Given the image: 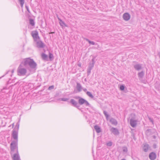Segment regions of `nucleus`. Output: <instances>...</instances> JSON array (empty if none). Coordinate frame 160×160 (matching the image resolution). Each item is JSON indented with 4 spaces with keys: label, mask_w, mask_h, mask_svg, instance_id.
<instances>
[{
    "label": "nucleus",
    "mask_w": 160,
    "mask_h": 160,
    "mask_svg": "<svg viewBox=\"0 0 160 160\" xmlns=\"http://www.w3.org/2000/svg\"><path fill=\"white\" fill-rule=\"evenodd\" d=\"M8 73V72H7V73H6V74H7Z\"/></svg>",
    "instance_id": "nucleus-52"
},
{
    "label": "nucleus",
    "mask_w": 160,
    "mask_h": 160,
    "mask_svg": "<svg viewBox=\"0 0 160 160\" xmlns=\"http://www.w3.org/2000/svg\"><path fill=\"white\" fill-rule=\"evenodd\" d=\"M18 141L17 140H13L10 144V148L13 150V149H18Z\"/></svg>",
    "instance_id": "nucleus-7"
},
{
    "label": "nucleus",
    "mask_w": 160,
    "mask_h": 160,
    "mask_svg": "<svg viewBox=\"0 0 160 160\" xmlns=\"http://www.w3.org/2000/svg\"><path fill=\"white\" fill-rule=\"evenodd\" d=\"M152 137L154 139H155L156 138V137L155 135H153Z\"/></svg>",
    "instance_id": "nucleus-43"
},
{
    "label": "nucleus",
    "mask_w": 160,
    "mask_h": 160,
    "mask_svg": "<svg viewBox=\"0 0 160 160\" xmlns=\"http://www.w3.org/2000/svg\"><path fill=\"white\" fill-rule=\"evenodd\" d=\"M138 75L139 78H143L144 76V72L143 71H142L141 72H139Z\"/></svg>",
    "instance_id": "nucleus-22"
},
{
    "label": "nucleus",
    "mask_w": 160,
    "mask_h": 160,
    "mask_svg": "<svg viewBox=\"0 0 160 160\" xmlns=\"http://www.w3.org/2000/svg\"><path fill=\"white\" fill-rule=\"evenodd\" d=\"M14 126V123H13L12 124V128Z\"/></svg>",
    "instance_id": "nucleus-47"
},
{
    "label": "nucleus",
    "mask_w": 160,
    "mask_h": 160,
    "mask_svg": "<svg viewBox=\"0 0 160 160\" xmlns=\"http://www.w3.org/2000/svg\"><path fill=\"white\" fill-rule=\"evenodd\" d=\"M54 33V32H51L49 33L50 34H53Z\"/></svg>",
    "instance_id": "nucleus-46"
},
{
    "label": "nucleus",
    "mask_w": 160,
    "mask_h": 160,
    "mask_svg": "<svg viewBox=\"0 0 160 160\" xmlns=\"http://www.w3.org/2000/svg\"><path fill=\"white\" fill-rule=\"evenodd\" d=\"M74 98L76 99H78V102L80 105L84 104L85 106H88L90 105V104L88 101L80 96H75L74 97Z\"/></svg>",
    "instance_id": "nucleus-3"
},
{
    "label": "nucleus",
    "mask_w": 160,
    "mask_h": 160,
    "mask_svg": "<svg viewBox=\"0 0 160 160\" xmlns=\"http://www.w3.org/2000/svg\"><path fill=\"white\" fill-rule=\"evenodd\" d=\"M103 113L106 118V119L107 120H108V118L109 116L107 112L106 111H104Z\"/></svg>",
    "instance_id": "nucleus-29"
},
{
    "label": "nucleus",
    "mask_w": 160,
    "mask_h": 160,
    "mask_svg": "<svg viewBox=\"0 0 160 160\" xmlns=\"http://www.w3.org/2000/svg\"><path fill=\"white\" fill-rule=\"evenodd\" d=\"M11 157L13 160H20L18 149L16 150V153L11 155Z\"/></svg>",
    "instance_id": "nucleus-9"
},
{
    "label": "nucleus",
    "mask_w": 160,
    "mask_h": 160,
    "mask_svg": "<svg viewBox=\"0 0 160 160\" xmlns=\"http://www.w3.org/2000/svg\"><path fill=\"white\" fill-rule=\"evenodd\" d=\"M106 145L108 146H111L112 145V142L110 141L107 143Z\"/></svg>",
    "instance_id": "nucleus-37"
},
{
    "label": "nucleus",
    "mask_w": 160,
    "mask_h": 160,
    "mask_svg": "<svg viewBox=\"0 0 160 160\" xmlns=\"http://www.w3.org/2000/svg\"><path fill=\"white\" fill-rule=\"evenodd\" d=\"M21 63L27 68L31 72H34L36 70L37 64L32 59L29 58H25Z\"/></svg>",
    "instance_id": "nucleus-1"
},
{
    "label": "nucleus",
    "mask_w": 160,
    "mask_h": 160,
    "mask_svg": "<svg viewBox=\"0 0 160 160\" xmlns=\"http://www.w3.org/2000/svg\"><path fill=\"white\" fill-rule=\"evenodd\" d=\"M149 158L151 160H155L157 158V155L154 152H152L149 154Z\"/></svg>",
    "instance_id": "nucleus-12"
},
{
    "label": "nucleus",
    "mask_w": 160,
    "mask_h": 160,
    "mask_svg": "<svg viewBox=\"0 0 160 160\" xmlns=\"http://www.w3.org/2000/svg\"><path fill=\"white\" fill-rule=\"evenodd\" d=\"M58 18L59 21V23L61 26L62 27H67V26L66 25L65 23L60 18H59V17H58Z\"/></svg>",
    "instance_id": "nucleus-17"
},
{
    "label": "nucleus",
    "mask_w": 160,
    "mask_h": 160,
    "mask_svg": "<svg viewBox=\"0 0 160 160\" xmlns=\"http://www.w3.org/2000/svg\"><path fill=\"white\" fill-rule=\"evenodd\" d=\"M18 82H17L16 83H15L14 85H16L18 84Z\"/></svg>",
    "instance_id": "nucleus-45"
},
{
    "label": "nucleus",
    "mask_w": 160,
    "mask_h": 160,
    "mask_svg": "<svg viewBox=\"0 0 160 160\" xmlns=\"http://www.w3.org/2000/svg\"><path fill=\"white\" fill-rule=\"evenodd\" d=\"M25 8H26L27 10V11L28 12H30V11L29 10V9L28 7L27 6H25Z\"/></svg>",
    "instance_id": "nucleus-42"
},
{
    "label": "nucleus",
    "mask_w": 160,
    "mask_h": 160,
    "mask_svg": "<svg viewBox=\"0 0 160 160\" xmlns=\"http://www.w3.org/2000/svg\"><path fill=\"white\" fill-rule=\"evenodd\" d=\"M135 114L134 113H132L131 114V118L130 120H135Z\"/></svg>",
    "instance_id": "nucleus-28"
},
{
    "label": "nucleus",
    "mask_w": 160,
    "mask_h": 160,
    "mask_svg": "<svg viewBox=\"0 0 160 160\" xmlns=\"http://www.w3.org/2000/svg\"><path fill=\"white\" fill-rule=\"evenodd\" d=\"M76 88L78 92L82 91V87L80 84L78 82L77 83Z\"/></svg>",
    "instance_id": "nucleus-20"
},
{
    "label": "nucleus",
    "mask_w": 160,
    "mask_h": 160,
    "mask_svg": "<svg viewBox=\"0 0 160 160\" xmlns=\"http://www.w3.org/2000/svg\"><path fill=\"white\" fill-rule=\"evenodd\" d=\"M86 94L89 97H90V98H94L92 94L90 92H89V91L87 92Z\"/></svg>",
    "instance_id": "nucleus-27"
},
{
    "label": "nucleus",
    "mask_w": 160,
    "mask_h": 160,
    "mask_svg": "<svg viewBox=\"0 0 160 160\" xmlns=\"http://www.w3.org/2000/svg\"><path fill=\"white\" fill-rule=\"evenodd\" d=\"M36 42V47L38 48H43L45 47L44 43L41 41H37Z\"/></svg>",
    "instance_id": "nucleus-10"
},
{
    "label": "nucleus",
    "mask_w": 160,
    "mask_h": 160,
    "mask_svg": "<svg viewBox=\"0 0 160 160\" xmlns=\"http://www.w3.org/2000/svg\"><path fill=\"white\" fill-rule=\"evenodd\" d=\"M125 86L124 85H121L120 86L119 89L120 90L122 91H123L124 90L125 88Z\"/></svg>",
    "instance_id": "nucleus-30"
},
{
    "label": "nucleus",
    "mask_w": 160,
    "mask_h": 160,
    "mask_svg": "<svg viewBox=\"0 0 160 160\" xmlns=\"http://www.w3.org/2000/svg\"><path fill=\"white\" fill-rule=\"evenodd\" d=\"M132 136L133 137V139L135 141H136L137 138L135 137V135L134 133L132 132Z\"/></svg>",
    "instance_id": "nucleus-36"
},
{
    "label": "nucleus",
    "mask_w": 160,
    "mask_h": 160,
    "mask_svg": "<svg viewBox=\"0 0 160 160\" xmlns=\"http://www.w3.org/2000/svg\"><path fill=\"white\" fill-rule=\"evenodd\" d=\"M84 39L85 40H86L90 44L92 45H95V42H94L90 41L89 39L87 38H85Z\"/></svg>",
    "instance_id": "nucleus-25"
},
{
    "label": "nucleus",
    "mask_w": 160,
    "mask_h": 160,
    "mask_svg": "<svg viewBox=\"0 0 160 160\" xmlns=\"http://www.w3.org/2000/svg\"><path fill=\"white\" fill-rule=\"evenodd\" d=\"M109 121L112 124L116 126L118 124V122L116 120L113 118H111Z\"/></svg>",
    "instance_id": "nucleus-18"
},
{
    "label": "nucleus",
    "mask_w": 160,
    "mask_h": 160,
    "mask_svg": "<svg viewBox=\"0 0 160 160\" xmlns=\"http://www.w3.org/2000/svg\"><path fill=\"white\" fill-rule=\"evenodd\" d=\"M123 152H127L128 151L127 148L126 147H124L123 149Z\"/></svg>",
    "instance_id": "nucleus-39"
},
{
    "label": "nucleus",
    "mask_w": 160,
    "mask_h": 160,
    "mask_svg": "<svg viewBox=\"0 0 160 160\" xmlns=\"http://www.w3.org/2000/svg\"><path fill=\"white\" fill-rule=\"evenodd\" d=\"M29 23L32 26H34L35 25V22L33 19L30 18L29 20Z\"/></svg>",
    "instance_id": "nucleus-26"
},
{
    "label": "nucleus",
    "mask_w": 160,
    "mask_h": 160,
    "mask_svg": "<svg viewBox=\"0 0 160 160\" xmlns=\"http://www.w3.org/2000/svg\"><path fill=\"white\" fill-rule=\"evenodd\" d=\"M54 88V86L53 85H52L49 86L48 88L49 90H51L53 89Z\"/></svg>",
    "instance_id": "nucleus-38"
},
{
    "label": "nucleus",
    "mask_w": 160,
    "mask_h": 160,
    "mask_svg": "<svg viewBox=\"0 0 160 160\" xmlns=\"http://www.w3.org/2000/svg\"><path fill=\"white\" fill-rule=\"evenodd\" d=\"M121 160H126L125 159L123 158V159H122Z\"/></svg>",
    "instance_id": "nucleus-50"
},
{
    "label": "nucleus",
    "mask_w": 160,
    "mask_h": 160,
    "mask_svg": "<svg viewBox=\"0 0 160 160\" xmlns=\"http://www.w3.org/2000/svg\"><path fill=\"white\" fill-rule=\"evenodd\" d=\"M94 128L95 130L97 132L99 133L101 132V129L100 127L97 125H95L94 127Z\"/></svg>",
    "instance_id": "nucleus-21"
},
{
    "label": "nucleus",
    "mask_w": 160,
    "mask_h": 160,
    "mask_svg": "<svg viewBox=\"0 0 160 160\" xmlns=\"http://www.w3.org/2000/svg\"><path fill=\"white\" fill-rule=\"evenodd\" d=\"M153 130L152 129H148L146 131V134L148 136L150 135Z\"/></svg>",
    "instance_id": "nucleus-23"
},
{
    "label": "nucleus",
    "mask_w": 160,
    "mask_h": 160,
    "mask_svg": "<svg viewBox=\"0 0 160 160\" xmlns=\"http://www.w3.org/2000/svg\"><path fill=\"white\" fill-rule=\"evenodd\" d=\"M84 81H87V80H86V78H85V79H84Z\"/></svg>",
    "instance_id": "nucleus-51"
},
{
    "label": "nucleus",
    "mask_w": 160,
    "mask_h": 160,
    "mask_svg": "<svg viewBox=\"0 0 160 160\" xmlns=\"http://www.w3.org/2000/svg\"><path fill=\"white\" fill-rule=\"evenodd\" d=\"M27 72L26 69L24 68L23 65L20 63L17 70L18 75L19 76H23L26 75Z\"/></svg>",
    "instance_id": "nucleus-2"
},
{
    "label": "nucleus",
    "mask_w": 160,
    "mask_h": 160,
    "mask_svg": "<svg viewBox=\"0 0 160 160\" xmlns=\"http://www.w3.org/2000/svg\"><path fill=\"white\" fill-rule=\"evenodd\" d=\"M142 64H136L133 65V67L135 69L138 71H140L142 68Z\"/></svg>",
    "instance_id": "nucleus-15"
},
{
    "label": "nucleus",
    "mask_w": 160,
    "mask_h": 160,
    "mask_svg": "<svg viewBox=\"0 0 160 160\" xmlns=\"http://www.w3.org/2000/svg\"><path fill=\"white\" fill-rule=\"evenodd\" d=\"M19 124L18 122H17L16 125L14 129H15L16 130H17L18 131L19 128Z\"/></svg>",
    "instance_id": "nucleus-31"
},
{
    "label": "nucleus",
    "mask_w": 160,
    "mask_h": 160,
    "mask_svg": "<svg viewBox=\"0 0 160 160\" xmlns=\"http://www.w3.org/2000/svg\"><path fill=\"white\" fill-rule=\"evenodd\" d=\"M110 132L115 135H118L119 134V132L118 129L114 127H112L110 129Z\"/></svg>",
    "instance_id": "nucleus-11"
},
{
    "label": "nucleus",
    "mask_w": 160,
    "mask_h": 160,
    "mask_svg": "<svg viewBox=\"0 0 160 160\" xmlns=\"http://www.w3.org/2000/svg\"><path fill=\"white\" fill-rule=\"evenodd\" d=\"M69 102L71 104L72 106L79 109V106L78 105V102L74 99H72Z\"/></svg>",
    "instance_id": "nucleus-8"
},
{
    "label": "nucleus",
    "mask_w": 160,
    "mask_h": 160,
    "mask_svg": "<svg viewBox=\"0 0 160 160\" xmlns=\"http://www.w3.org/2000/svg\"><path fill=\"white\" fill-rule=\"evenodd\" d=\"M19 2H20L21 6V7H22L23 5V4L24 2V0H18Z\"/></svg>",
    "instance_id": "nucleus-32"
},
{
    "label": "nucleus",
    "mask_w": 160,
    "mask_h": 160,
    "mask_svg": "<svg viewBox=\"0 0 160 160\" xmlns=\"http://www.w3.org/2000/svg\"><path fill=\"white\" fill-rule=\"evenodd\" d=\"M59 100L63 101H67L69 100V98H62L59 99Z\"/></svg>",
    "instance_id": "nucleus-34"
},
{
    "label": "nucleus",
    "mask_w": 160,
    "mask_h": 160,
    "mask_svg": "<svg viewBox=\"0 0 160 160\" xmlns=\"http://www.w3.org/2000/svg\"><path fill=\"white\" fill-rule=\"evenodd\" d=\"M130 17V15L128 12L124 13L122 15V18L123 19L126 21H128L129 20Z\"/></svg>",
    "instance_id": "nucleus-13"
},
{
    "label": "nucleus",
    "mask_w": 160,
    "mask_h": 160,
    "mask_svg": "<svg viewBox=\"0 0 160 160\" xmlns=\"http://www.w3.org/2000/svg\"><path fill=\"white\" fill-rule=\"evenodd\" d=\"M137 120H130V123L131 126L133 128H135L137 125Z\"/></svg>",
    "instance_id": "nucleus-16"
},
{
    "label": "nucleus",
    "mask_w": 160,
    "mask_h": 160,
    "mask_svg": "<svg viewBox=\"0 0 160 160\" xmlns=\"http://www.w3.org/2000/svg\"><path fill=\"white\" fill-rule=\"evenodd\" d=\"M18 131L17 130H16L15 129H13L11 134L12 138H13L14 140L18 141Z\"/></svg>",
    "instance_id": "nucleus-6"
},
{
    "label": "nucleus",
    "mask_w": 160,
    "mask_h": 160,
    "mask_svg": "<svg viewBox=\"0 0 160 160\" xmlns=\"http://www.w3.org/2000/svg\"><path fill=\"white\" fill-rule=\"evenodd\" d=\"M153 148L154 149H156L157 148V145L156 143H154L152 146Z\"/></svg>",
    "instance_id": "nucleus-40"
},
{
    "label": "nucleus",
    "mask_w": 160,
    "mask_h": 160,
    "mask_svg": "<svg viewBox=\"0 0 160 160\" xmlns=\"http://www.w3.org/2000/svg\"><path fill=\"white\" fill-rule=\"evenodd\" d=\"M13 72H14V70H12V73H13Z\"/></svg>",
    "instance_id": "nucleus-49"
},
{
    "label": "nucleus",
    "mask_w": 160,
    "mask_h": 160,
    "mask_svg": "<svg viewBox=\"0 0 160 160\" xmlns=\"http://www.w3.org/2000/svg\"><path fill=\"white\" fill-rule=\"evenodd\" d=\"M31 34L34 41L36 42L38 40L40 39V38L38 36V32L37 30L32 31Z\"/></svg>",
    "instance_id": "nucleus-5"
},
{
    "label": "nucleus",
    "mask_w": 160,
    "mask_h": 160,
    "mask_svg": "<svg viewBox=\"0 0 160 160\" xmlns=\"http://www.w3.org/2000/svg\"><path fill=\"white\" fill-rule=\"evenodd\" d=\"M77 65L79 66V67H80V68H81V63L80 62H78V63H77Z\"/></svg>",
    "instance_id": "nucleus-41"
},
{
    "label": "nucleus",
    "mask_w": 160,
    "mask_h": 160,
    "mask_svg": "<svg viewBox=\"0 0 160 160\" xmlns=\"http://www.w3.org/2000/svg\"><path fill=\"white\" fill-rule=\"evenodd\" d=\"M148 118L149 120L151 122L152 124H154V121L153 120V119L152 118H151L149 116H148Z\"/></svg>",
    "instance_id": "nucleus-33"
},
{
    "label": "nucleus",
    "mask_w": 160,
    "mask_h": 160,
    "mask_svg": "<svg viewBox=\"0 0 160 160\" xmlns=\"http://www.w3.org/2000/svg\"><path fill=\"white\" fill-rule=\"evenodd\" d=\"M95 58V57H93L92 60L91 62L89 63L87 69V75L89 76L91 72V70L93 68L94 65L95 63V61L94 59Z\"/></svg>",
    "instance_id": "nucleus-4"
},
{
    "label": "nucleus",
    "mask_w": 160,
    "mask_h": 160,
    "mask_svg": "<svg viewBox=\"0 0 160 160\" xmlns=\"http://www.w3.org/2000/svg\"><path fill=\"white\" fill-rule=\"evenodd\" d=\"M10 154L11 155H12L14 153H16V149H13V150H12V149H10Z\"/></svg>",
    "instance_id": "nucleus-35"
},
{
    "label": "nucleus",
    "mask_w": 160,
    "mask_h": 160,
    "mask_svg": "<svg viewBox=\"0 0 160 160\" xmlns=\"http://www.w3.org/2000/svg\"><path fill=\"white\" fill-rule=\"evenodd\" d=\"M48 58H49V60L50 61H52L53 60L54 58L53 54L50 52H49V56Z\"/></svg>",
    "instance_id": "nucleus-24"
},
{
    "label": "nucleus",
    "mask_w": 160,
    "mask_h": 160,
    "mask_svg": "<svg viewBox=\"0 0 160 160\" xmlns=\"http://www.w3.org/2000/svg\"><path fill=\"white\" fill-rule=\"evenodd\" d=\"M4 75H4L2 76V77H0V79L2 77H3L4 76Z\"/></svg>",
    "instance_id": "nucleus-48"
},
{
    "label": "nucleus",
    "mask_w": 160,
    "mask_h": 160,
    "mask_svg": "<svg viewBox=\"0 0 160 160\" xmlns=\"http://www.w3.org/2000/svg\"><path fill=\"white\" fill-rule=\"evenodd\" d=\"M83 90L84 92H86L87 91V89L86 88H84L83 89Z\"/></svg>",
    "instance_id": "nucleus-44"
},
{
    "label": "nucleus",
    "mask_w": 160,
    "mask_h": 160,
    "mask_svg": "<svg viewBox=\"0 0 160 160\" xmlns=\"http://www.w3.org/2000/svg\"><path fill=\"white\" fill-rule=\"evenodd\" d=\"M41 57L42 59L44 60H45L46 61H48V58L47 55L45 53H42L41 54Z\"/></svg>",
    "instance_id": "nucleus-19"
},
{
    "label": "nucleus",
    "mask_w": 160,
    "mask_h": 160,
    "mask_svg": "<svg viewBox=\"0 0 160 160\" xmlns=\"http://www.w3.org/2000/svg\"><path fill=\"white\" fill-rule=\"evenodd\" d=\"M143 145L144 146L143 148V151L145 152H147L150 149V147L149 145L147 143H145Z\"/></svg>",
    "instance_id": "nucleus-14"
}]
</instances>
